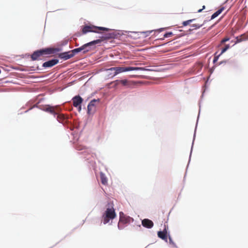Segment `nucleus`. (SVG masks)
I'll return each instance as SVG.
<instances>
[{"label":"nucleus","instance_id":"1","mask_svg":"<svg viewBox=\"0 0 248 248\" xmlns=\"http://www.w3.org/2000/svg\"><path fill=\"white\" fill-rule=\"evenodd\" d=\"M116 217V214L113 207V204L111 202L108 203L106 205V210L102 216L103 223L106 224L108 223L110 220L113 219Z\"/></svg>","mask_w":248,"mask_h":248},{"label":"nucleus","instance_id":"2","mask_svg":"<svg viewBox=\"0 0 248 248\" xmlns=\"http://www.w3.org/2000/svg\"><path fill=\"white\" fill-rule=\"evenodd\" d=\"M57 49L52 48H46L34 51L31 56L32 61L41 60V57L46 55H49L54 53Z\"/></svg>","mask_w":248,"mask_h":248},{"label":"nucleus","instance_id":"3","mask_svg":"<svg viewBox=\"0 0 248 248\" xmlns=\"http://www.w3.org/2000/svg\"><path fill=\"white\" fill-rule=\"evenodd\" d=\"M101 42V40L98 39L96 40H94L87 43L80 47L75 48L71 51H70L71 53L73 54V56L77 53H78L81 51H83V53H85L89 51V49L87 48L88 46H91L92 45H94L97 44H98Z\"/></svg>","mask_w":248,"mask_h":248},{"label":"nucleus","instance_id":"4","mask_svg":"<svg viewBox=\"0 0 248 248\" xmlns=\"http://www.w3.org/2000/svg\"><path fill=\"white\" fill-rule=\"evenodd\" d=\"M111 70L115 71V75L121 73L125 72L134 70H144L145 68L139 67H114L110 69Z\"/></svg>","mask_w":248,"mask_h":248},{"label":"nucleus","instance_id":"5","mask_svg":"<svg viewBox=\"0 0 248 248\" xmlns=\"http://www.w3.org/2000/svg\"><path fill=\"white\" fill-rule=\"evenodd\" d=\"M99 30L103 31H108L109 29L105 27H95L93 26H85L83 28L82 32L83 34H86L89 32H94L98 33Z\"/></svg>","mask_w":248,"mask_h":248},{"label":"nucleus","instance_id":"6","mask_svg":"<svg viewBox=\"0 0 248 248\" xmlns=\"http://www.w3.org/2000/svg\"><path fill=\"white\" fill-rule=\"evenodd\" d=\"M113 83L115 84V86L122 84L123 86H125L127 88H132L137 84L136 82L128 80L127 79L116 80L113 82Z\"/></svg>","mask_w":248,"mask_h":248},{"label":"nucleus","instance_id":"7","mask_svg":"<svg viewBox=\"0 0 248 248\" xmlns=\"http://www.w3.org/2000/svg\"><path fill=\"white\" fill-rule=\"evenodd\" d=\"M73 105L75 107H78V111L81 109V104L83 102V99L79 95H76L72 98Z\"/></svg>","mask_w":248,"mask_h":248},{"label":"nucleus","instance_id":"8","mask_svg":"<svg viewBox=\"0 0 248 248\" xmlns=\"http://www.w3.org/2000/svg\"><path fill=\"white\" fill-rule=\"evenodd\" d=\"M45 111L49 112L54 116H56L57 114H58V111H60V109L59 107L58 106H55V107H51V106H47L46 107L45 109Z\"/></svg>","mask_w":248,"mask_h":248},{"label":"nucleus","instance_id":"9","mask_svg":"<svg viewBox=\"0 0 248 248\" xmlns=\"http://www.w3.org/2000/svg\"><path fill=\"white\" fill-rule=\"evenodd\" d=\"M99 101V99H93L89 103L87 107L88 113H92L95 110V104L96 102H98Z\"/></svg>","mask_w":248,"mask_h":248},{"label":"nucleus","instance_id":"10","mask_svg":"<svg viewBox=\"0 0 248 248\" xmlns=\"http://www.w3.org/2000/svg\"><path fill=\"white\" fill-rule=\"evenodd\" d=\"M120 219L118 223V227H119L121 223L126 224L130 221L131 218L129 217H125L122 212L120 213Z\"/></svg>","mask_w":248,"mask_h":248},{"label":"nucleus","instance_id":"11","mask_svg":"<svg viewBox=\"0 0 248 248\" xmlns=\"http://www.w3.org/2000/svg\"><path fill=\"white\" fill-rule=\"evenodd\" d=\"M141 224L144 227L148 229L152 228L154 226L153 222L147 218L143 219L141 221Z\"/></svg>","mask_w":248,"mask_h":248},{"label":"nucleus","instance_id":"12","mask_svg":"<svg viewBox=\"0 0 248 248\" xmlns=\"http://www.w3.org/2000/svg\"><path fill=\"white\" fill-rule=\"evenodd\" d=\"M56 115H57V120L60 123L64 124L67 122L68 119V117L67 116H65L62 113H60L59 111H58V114Z\"/></svg>","mask_w":248,"mask_h":248},{"label":"nucleus","instance_id":"13","mask_svg":"<svg viewBox=\"0 0 248 248\" xmlns=\"http://www.w3.org/2000/svg\"><path fill=\"white\" fill-rule=\"evenodd\" d=\"M59 60L58 59H53L44 62L43 64V66L44 67H51L57 64Z\"/></svg>","mask_w":248,"mask_h":248},{"label":"nucleus","instance_id":"14","mask_svg":"<svg viewBox=\"0 0 248 248\" xmlns=\"http://www.w3.org/2000/svg\"><path fill=\"white\" fill-rule=\"evenodd\" d=\"M73 57V54H72V53H71L70 51L63 53H61L59 54V57L64 60H68L70 58H72Z\"/></svg>","mask_w":248,"mask_h":248},{"label":"nucleus","instance_id":"15","mask_svg":"<svg viewBox=\"0 0 248 248\" xmlns=\"http://www.w3.org/2000/svg\"><path fill=\"white\" fill-rule=\"evenodd\" d=\"M167 231L166 228L163 231H159L157 232L158 237L166 241H167Z\"/></svg>","mask_w":248,"mask_h":248},{"label":"nucleus","instance_id":"16","mask_svg":"<svg viewBox=\"0 0 248 248\" xmlns=\"http://www.w3.org/2000/svg\"><path fill=\"white\" fill-rule=\"evenodd\" d=\"M224 10V7H222L219 9H218L217 11H216L215 13H214L212 16L211 19H213L216 17H217L219 15H220L222 11Z\"/></svg>","mask_w":248,"mask_h":248},{"label":"nucleus","instance_id":"17","mask_svg":"<svg viewBox=\"0 0 248 248\" xmlns=\"http://www.w3.org/2000/svg\"><path fill=\"white\" fill-rule=\"evenodd\" d=\"M100 179L101 183L104 185H106L108 184V179L105 174L103 172L100 173Z\"/></svg>","mask_w":248,"mask_h":248},{"label":"nucleus","instance_id":"18","mask_svg":"<svg viewBox=\"0 0 248 248\" xmlns=\"http://www.w3.org/2000/svg\"><path fill=\"white\" fill-rule=\"evenodd\" d=\"M237 41L238 42H240L243 41H245L246 40H248V35H246L245 34L240 35L236 38Z\"/></svg>","mask_w":248,"mask_h":248},{"label":"nucleus","instance_id":"19","mask_svg":"<svg viewBox=\"0 0 248 248\" xmlns=\"http://www.w3.org/2000/svg\"><path fill=\"white\" fill-rule=\"evenodd\" d=\"M195 20V19H190L187 21H184L182 23V25L183 26H186L189 25L190 23H191L193 21Z\"/></svg>","mask_w":248,"mask_h":248},{"label":"nucleus","instance_id":"20","mask_svg":"<svg viewBox=\"0 0 248 248\" xmlns=\"http://www.w3.org/2000/svg\"><path fill=\"white\" fill-rule=\"evenodd\" d=\"M230 48L229 45H226L225 47H223L222 50L220 54L224 53L227 50H228Z\"/></svg>","mask_w":248,"mask_h":248},{"label":"nucleus","instance_id":"21","mask_svg":"<svg viewBox=\"0 0 248 248\" xmlns=\"http://www.w3.org/2000/svg\"><path fill=\"white\" fill-rule=\"evenodd\" d=\"M203 24H193L192 25V27L194 28V29H199L202 26Z\"/></svg>","mask_w":248,"mask_h":248},{"label":"nucleus","instance_id":"22","mask_svg":"<svg viewBox=\"0 0 248 248\" xmlns=\"http://www.w3.org/2000/svg\"><path fill=\"white\" fill-rule=\"evenodd\" d=\"M173 35L172 32H168L164 35V37L165 38L169 37Z\"/></svg>","mask_w":248,"mask_h":248},{"label":"nucleus","instance_id":"23","mask_svg":"<svg viewBox=\"0 0 248 248\" xmlns=\"http://www.w3.org/2000/svg\"><path fill=\"white\" fill-rule=\"evenodd\" d=\"M230 40L229 38H228V37H226V38H224L223 39H222L220 42V45H222L223 44H224L225 42L229 41Z\"/></svg>","mask_w":248,"mask_h":248},{"label":"nucleus","instance_id":"24","mask_svg":"<svg viewBox=\"0 0 248 248\" xmlns=\"http://www.w3.org/2000/svg\"><path fill=\"white\" fill-rule=\"evenodd\" d=\"M111 37H112V34H110V33H109V34H108L107 35V36H106V37H105V38H108H108H111Z\"/></svg>","mask_w":248,"mask_h":248},{"label":"nucleus","instance_id":"25","mask_svg":"<svg viewBox=\"0 0 248 248\" xmlns=\"http://www.w3.org/2000/svg\"><path fill=\"white\" fill-rule=\"evenodd\" d=\"M151 32H152L151 31H148L144 32V33L146 34V36H148L151 33Z\"/></svg>","mask_w":248,"mask_h":248},{"label":"nucleus","instance_id":"26","mask_svg":"<svg viewBox=\"0 0 248 248\" xmlns=\"http://www.w3.org/2000/svg\"><path fill=\"white\" fill-rule=\"evenodd\" d=\"M204 8H205V6H204V5H203V6H202V9H199V10H198V12H199V13L201 12L202 11V10H203Z\"/></svg>","mask_w":248,"mask_h":248},{"label":"nucleus","instance_id":"27","mask_svg":"<svg viewBox=\"0 0 248 248\" xmlns=\"http://www.w3.org/2000/svg\"><path fill=\"white\" fill-rule=\"evenodd\" d=\"M169 240L170 243H173L171 238L170 236L169 237Z\"/></svg>","mask_w":248,"mask_h":248},{"label":"nucleus","instance_id":"28","mask_svg":"<svg viewBox=\"0 0 248 248\" xmlns=\"http://www.w3.org/2000/svg\"><path fill=\"white\" fill-rule=\"evenodd\" d=\"M217 58H218L217 57H215V58H214V62H215L216 61H217Z\"/></svg>","mask_w":248,"mask_h":248},{"label":"nucleus","instance_id":"29","mask_svg":"<svg viewBox=\"0 0 248 248\" xmlns=\"http://www.w3.org/2000/svg\"><path fill=\"white\" fill-rule=\"evenodd\" d=\"M78 150H82V148H79L78 147Z\"/></svg>","mask_w":248,"mask_h":248}]
</instances>
